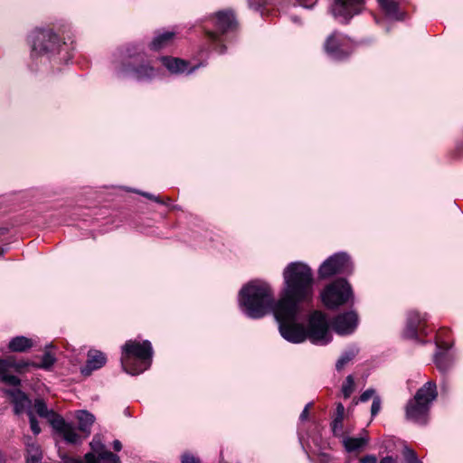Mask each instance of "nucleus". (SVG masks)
<instances>
[{"mask_svg": "<svg viewBox=\"0 0 463 463\" xmlns=\"http://www.w3.org/2000/svg\"><path fill=\"white\" fill-rule=\"evenodd\" d=\"M375 395V391L373 389H367L364 391L359 397L360 402H365L369 401L371 398L373 399Z\"/></svg>", "mask_w": 463, "mask_h": 463, "instance_id": "nucleus-35", "label": "nucleus"}, {"mask_svg": "<svg viewBox=\"0 0 463 463\" xmlns=\"http://www.w3.org/2000/svg\"><path fill=\"white\" fill-rule=\"evenodd\" d=\"M382 408V401L379 396H374L371 406V415L374 417L378 414Z\"/></svg>", "mask_w": 463, "mask_h": 463, "instance_id": "nucleus-33", "label": "nucleus"}, {"mask_svg": "<svg viewBox=\"0 0 463 463\" xmlns=\"http://www.w3.org/2000/svg\"><path fill=\"white\" fill-rule=\"evenodd\" d=\"M358 351L356 349H350L342 354V355L339 357L335 364L336 370H343L344 367L355 357Z\"/></svg>", "mask_w": 463, "mask_h": 463, "instance_id": "nucleus-28", "label": "nucleus"}, {"mask_svg": "<svg viewBox=\"0 0 463 463\" xmlns=\"http://www.w3.org/2000/svg\"><path fill=\"white\" fill-rule=\"evenodd\" d=\"M297 2L305 8H311L316 5L317 0H297Z\"/></svg>", "mask_w": 463, "mask_h": 463, "instance_id": "nucleus-42", "label": "nucleus"}, {"mask_svg": "<svg viewBox=\"0 0 463 463\" xmlns=\"http://www.w3.org/2000/svg\"><path fill=\"white\" fill-rule=\"evenodd\" d=\"M310 406H311V403H307L305 406L303 411L301 412V414L299 416L300 420L304 421V420H307V418H308V410H309Z\"/></svg>", "mask_w": 463, "mask_h": 463, "instance_id": "nucleus-43", "label": "nucleus"}, {"mask_svg": "<svg viewBox=\"0 0 463 463\" xmlns=\"http://www.w3.org/2000/svg\"><path fill=\"white\" fill-rule=\"evenodd\" d=\"M113 449L116 450V451H119L121 450L122 449V444L119 440L116 439L113 441Z\"/></svg>", "mask_w": 463, "mask_h": 463, "instance_id": "nucleus-46", "label": "nucleus"}, {"mask_svg": "<svg viewBox=\"0 0 463 463\" xmlns=\"http://www.w3.org/2000/svg\"><path fill=\"white\" fill-rule=\"evenodd\" d=\"M265 3V0H248L250 8L259 10Z\"/></svg>", "mask_w": 463, "mask_h": 463, "instance_id": "nucleus-39", "label": "nucleus"}, {"mask_svg": "<svg viewBox=\"0 0 463 463\" xmlns=\"http://www.w3.org/2000/svg\"><path fill=\"white\" fill-rule=\"evenodd\" d=\"M115 70L118 76L138 81L150 80L156 76V69L146 60L139 45L128 44L115 54Z\"/></svg>", "mask_w": 463, "mask_h": 463, "instance_id": "nucleus-2", "label": "nucleus"}, {"mask_svg": "<svg viewBox=\"0 0 463 463\" xmlns=\"http://www.w3.org/2000/svg\"><path fill=\"white\" fill-rule=\"evenodd\" d=\"M56 358L50 352H45L42 357L41 363L34 362V369L50 370L55 364Z\"/></svg>", "mask_w": 463, "mask_h": 463, "instance_id": "nucleus-29", "label": "nucleus"}, {"mask_svg": "<svg viewBox=\"0 0 463 463\" xmlns=\"http://www.w3.org/2000/svg\"><path fill=\"white\" fill-rule=\"evenodd\" d=\"M427 321V314L420 315L417 311H410L407 316L406 327L404 329V336L412 340H419L420 335H427L425 323Z\"/></svg>", "mask_w": 463, "mask_h": 463, "instance_id": "nucleus-11", "label": "nucleus"}, {"mask_svg": "<svg viewBox=\"0 0 463 463\" xmlns=\"http://www.w3.org/2000/svg\"><path fill=\"white\" fill-rule=\"evenodd\" d=\"M43 460V451L41 447L35 442L26 444V463H41Z\"/></svg>", "mask_w": 463, "mask_h": 463, "instance_id": "nucleus-26", "label": "nucleus"}, {"mask_svg": "<svg viewBox=\"0 0 463 463\" xmlns=\"http://www.w3.org/2000/svg\"><path fill=\"white\" fill-rule=\"evenodd\" d=\"M174 33L165 32L156 35L150 44V48L154 51H158L165 46H168L174 38Z\"/></svg>", "mask_w": 463, "mask_h": 463, "instance_id": "nucleus-27", "label": "nucleus"}, {"mask_svg": "<svg viewBox=\"0 0 463 463\" xmlns=\"http://www.w3.org/2000/svg\"><path fill=\"white\" fill-rule=\"evenodd\" d=\"M61 459L62 463H84L83 459L79 457H71L69 455L61 456Z\"/></svg>", "mask_w": 463, "mask_h": 463, "instance_id": "nucleus-36", "label": "nucleus"}, {"mask_svg": "<svg viewBox=\"0 0 463 463\" xmlns=\"http://www.w3.org/2000/svg\"><path fill=\"white\" fill-rule=\"evenodd\" d=\"M161 61L171 73H183L185 71L191 73L195 70V67L189 69V64L178 58L162 57Z\"/></svg>", "mask_w": 463, "mask_h": 463, "instance_id": "nucleus-18", "label": "nucleus"}, {"mask_svg": "<svg viewBox=\"0 0 463 463\" xmlns=\"http://www.w3.org/2000/svg\"><path fill=\"white\" fill-rule=\"evenodd\" d=\"M107 363L106 354L99 350L90 349L87 354L86 364L81 367L80 373L84 376H89L93 371L103 367Z\"/></svg>", "mask_w": 463, "mask_h": 463, "instance_id": "nucleus-14", "label": "nucleus"}, {"mask_svg": "<svg viewBox=\"0 0 463 463\" xmlns=\"http://www.w3.org/2000/svg\"><path fill=\"white\" fill-rule=\"evenodd\" d=\"M218 52H219L220 53H222V52H224V47H223V46H221V47H220V50H218Z\"/></svg>", "mask_w": 463, "mask_h": 463, "instance_id": "nucleus-49", "label": "nucleus"}, {"mask_svg": "<svg viewBox=\"0 0 463 463\" xmlns=\"http://www.w3.org/2000/svg\"><path fill=\"white\" fill-rule=\"evenodd\" d=\"M360 463H377V457L373 454L366 455L360 459Z\"/></svg>", "mask_w": 463, "mask_h": 463, "instance_id": "nucleus-41", "label": "nucleus"}, {"mask_svg": "<svg viewBox=\"0 0 463 463\" xmlns=\"http://www.w3.org/2000/svg\"><path fill=\"white\" fill-rule=\"evenodd\" d=\"M6 393L12 398L14 411L16 415H20L24 412L28 414V411H33L32 401L20 389L7 390Z\"/></svg>", "mask_w": 463, "mask_h": 463, "instance_id": "nucleus-15", "label": "nucleus"}, {"mask_svg": "<svg viewBox=\"0 0 463 463\" xmlns=\"http://www.w3.org/2000/svg\"><path fill=\"white\" fill-rule=\"evenodd\" d=\"M352 298V288L344 279L334 280L321 292V300L323 304L330 309L345 305Z\"/></svg>", "mask_w": 463, "mask_h": 463, "instance_id": "nucleus-5", "label": "nucleus"}, {"mask_svg": "<svg viewBox=\"0 0 463 463\" xmlns=\"http://www.w3.org/2000/svg\"><path fill=\"white\" fill-rule=\"evenodd\" d=\"M355 383L353 375H348L341 388L342 394L345 399L349 398L354 391Z\"/></svg>", "mask_w": 463, "mask_h": 463, "instance_id": "nucleus-30", "label": "nucleus"}, {"mask_svg": "<svg viewBox=\"0 0 463 463\" xmlns=\"http://www.w3.org/2000/svg\"><path fill=\"white\" fill-rule=\"evenodd\" d=\"M379 463H397V460L392 456H386L383 457Z\"/></svg>", "mask_w": 463, "mask_h": 463, "instance_id": "nucleus-44", "label": "nucleus"}, {"mask_svg": "<svg viewBox=\"0 0 463 463\" xmlns=\"http://www.w3.org/2000/svg\"><path fill=\"white\" fill-rule=\"evenodd\" d=\"M152 356L153 348L148 340H128L122 346V368L128 374H140L150 367Z\"/></svg>", "mask_w": 463, "mask_h": 463, "instance_id": "nucleus-3", "label": "nucleus"}, {"mask_svg": "<svg viewBox=\"0 0 463 463\" xmlns=\"http://www.w3.org/2000/svg\"><path fill=\"white\" fill-rule=\"evenodd\" d=\"M77 420L79 422V430L88 437L91 432V427L95 421L93 414L87 411H80L77 413Z\"/></svg>", "mask_w": 463, "mask_h": 463, "instance_id": "nucleus-22", "label": "nucleus"}, {"mask_svg": "<svg viewBox=\"0 0 463 463\" xmlns=\"http://www.w3.org/2000/svg\"><path fill=\"white\" fill-rule=\"evenodd\" d=\"M365 4V0H334L330 12L341 24H348L352 17L359 14Z\"/></svg>", "mask_w": 463, "mask_h": 463, "instance_id": "nucleus-9", "label": "nucleus"}, {"mask_svg": "<svg viewBox=\"0 0 463 463\" xmlns=\"http://www.w3.org/2000/svg\"><path fill=\"white\" fill-rule=\"evenodd\" d=\"M61 423L59 425H53V430L59 433L63 439L70 444H80L82 439L80 436L77 433L74 427L69 423H67L62 417H61Z\"/></svg>", "mask_w": 463, "mask_h": 463, "instance_id": "nucleus-17", "label": "nucleus"}, {"mask_svg": "<svg viewBox=\"0 0 463 463\" xmlns=\"http://www.w3.org/2000/svg\"><path fill=\"white\" fill-rule=\"evenodd\" d=\"M345 414V407L342 403H337L336 405V411H335V417L336 422H343Z\"/></svg>", "mask_w": 463, "mask_h": 463, "instance_id": "nucleus-38", "label": "nucleus"}, {"mask_svg": "<svg viewBox=\"0 0 463 463\" xmlns=\"http://www.w3.org/2000/svg\"><path fill=\"white\" fill-rule=\"evenodd\" d=\"M441 331L438 333L436 345L439 352L435 354V364L441 373H447L454 363L453 356L449 354V350L451 347V344L440 340Z\"/></svg>", "mask_w": 463, "mask_h": 463, "instance_id": "nucleus-13", "label": "nucleus"}, {"mask_svg": "<svg viewBox=\"0 0 463 463\" xmlns=\"http://www.w3.org/2000/svg\"><path fill=\"white\" fill-rule=\"evenodd\" d=\"M0 380L2 383L14 387L21 384V380L17 376L8 373V362L6 358H0Z\"/></svg>", "mask_w": 463, "mask_h": 463, "instance_id": "nucleus-23", "label": "nucleus"}, {"mask_svg": "<svg viewBox=\"0 0 463 463\" xmlns=\"http://www.w3.org/2000/svg\"><path fill=\"white\" fill-rule=\"evenodd\" d=\"M283 288L280 298L274 300L273 290L263 280H251L241 288L239 305L250 318H261L272 312L281 336L287 341L299 344L308 338L313 344L326 345L331 342L329 324L326 314L313 311L307 328L298 323L300 304L307 303L313 297V272L305 263H289L283 271Z\"/></svg>", "mask_w": 463, "mask_h": 463, "instance_id": "nucleus-1", "label": "nucleus"}, {"mask_svg": "<svg viewBox=\"0 0 463 463\" xmlns=\"http://www.w3.org/2000/svg\"><path fill=\"white\" fill-rule=\"evenodd\" d=\"M33 346V341L25 336H15L8 344L11 352H25Z\"/></svg>", "mask_w": 463, "mask_h": 463, "instance_id": "nucleus-25", "label": "nucleus"}, {"mask_svg": "<svg viewBox=\"0 0 463 463\" xmlns=\"http://www.w3.org/2000/svg\"><path fill=\"white\" fill-rule=\"evenodd\" d=\"M33 407L37 415L41 418L46 419L52 427L61 423L60 420L61 416L52 409H48L43 399H35Z\"/></svg>", "mask_w": 463, "mask_h": 463, "instance_id": "nucleus-16", "label": "nucleus"}, {"mask_svg": "<svg viewBox=\"0 0 463 463\" xmlns=\"http://www.w3.org/2000/svg\"><path fill=\"white\" fill-rule=\"evenodd\" d=\"M323 48L331 59L342 61L353 52L354 44L349 37L335 31L326 38Z\"/></svg>", "mask_w": 463, "mask_h": 463, "instance_id": "nucleus-6", "label": "nucleus"}, {"mask_svg": "<svg viewBox=\"0 0 463 463\" xmlns=\"http://www.w3.org/2000/svg\"><path fill=\"white\" fill-rule=\"evenodd\" d=\"M380 7L385 14L396 21L405 19V13L400 11L399 5L394 0H377Z\"/></svg>", "mask_w": 463, "mask_h": 463, "instance_id": "nucleus-20", "label": "nucleus"}, {"mask_svg": "<svg viewBox=\"0 0 463 463\" xmlns=\"http://www.w3.org/2000/svg\"><path fill=\"white\" fill-rule=\"evenodd\" d=\"M182 463H200V459L191 453H184L181 457Z\"/></svg>", "mask_w": 463, "mask_h": 463, "instance_id": "nucleus-34", "label": "nucleus"}, {"mask_svg": "<svg viewBox=\"0 0 463 463\" xmlns=\"http://www.w3.org/2000/svg\"><path fill=\"white\" fill-rule=\"evenodd\" d=\"M358 325V316L354 311L345 312L336 316L333 322V329L339 335L352 334Z\"/></svg>", "mask_w": 463, "mask_h": 463, "instance_id": "nucleus-12", "label": "nucleus"}, {"mask_svg": "<svg viewBox=\"0 0 463 463\" xmlns=\"http://www.w3.org/2000/svg\"><path fill=\"white\" fill-rule=\"evenodd\" d=\"M136 193L150 199V200H153L158 203H161V204H167L166 201H164L162 200L160 197L158 196H156L154 194H148V193H144V192H138V191H135Z\"/></svg>", "mask_w": 463, "mask_h": 463, "instance_id": "nucleus-37", "label": "nucleus"}, {"mask_svg": "<svg viewBox=\"0 0 463 463\" xmlns=\"http://www.w3.org/2000/svg\"><path fill=\"white\" fill-rule=\"evenodd\" d=\"M438 396L437 385L433 381L427 382L415 393L406 405V417L417 424H426L431 403Z\"/></svg>", "mask_w": 463, "mask_h": 463, "instance_id": "nucleus-4", "label": "nucleus"}, {"mask_svg": "<svg viewBox=\"0 0 463 463\" xmlns=\"http://www.w3.org/2000/svg\"><path fill=\"white\" fill-rule=\"evenodd\" d=\"M236 19L232 11H220L214 17L215 31H207L209 39L214 43L221 42L219 33H225L236 27Z\"/></svg>", "mask_w": 463, "mask_h": 463, "instance_id": "nucleus-10", "label": "nucleus"}, {"mask_svg": "<svg viewBox=\"0 0 463 463\" xmlns=\"http://www.w3.org/2000/svg\"><path fill=\"white\" fill-rule=\"evenodd\" d=\"M369 443L368 435L361 437H345L343 439V445L345 450L351 452H361Z\"/></svg>", "mask_w": 463, "mask_h": 463, "instance_id": "nucleus-21", "label": "nucleus"}, {"mask_svg": "<svg viewBox=\"0 0 463 463\" xmlns=\"http://www.w3.org/2000/svg\"><path fill=\"white\" fill-rule=\"evenodd\" d=\"M93 452L98 454L99 460L100 461H117L118 456L105 449V446L101 441L99 435H95L90 443Z\"/></svg>", "mask_w": 463, "mask_h": 463, "instance_id": "nucleus-19", "label": "nucleus"}, {"mask_svg": "<svg viewBox=\"0 0 463 463\" xmlns=\"http://www.w3.org/2000/svg\"><path fill=\"white\" fill-rule=\"evenodd\" d=\"M352 263L347 254L344 252L335 253L326 260L318 269L320 279H328L336 274L351 272Z\"/></svg>", "mask_w": 463, "mask_h": 463, "instance_id": "nucleus-7", "label": "nucleus"}, {"mask_svg": "<svg viewBox=\"0 0 463 463\" xmlns=\"http://www.w3.org/2000/svg\"><path fill=\"white\" fill-rule=\"evenodd\" d=\"M28 416L32 431L33 434L38 435L41 432V428L39 426L38 420L33 413V411H28Z\"/></svg>", "mask_w": 463, "mask_h": 463, "instance_id": "nucleus-32", "label": "nucleus"}, {"mask_svg": "<svg viewBox=\"0 0 463 463\" xmlns=\"http://www.w3.org/2000/svg\"><path fill=\"white\" fill-rule=\"evenodd\" d=\"M98 459L99 458H97L93 452H89L85 454L83 461L84 463H98Z\"/></svg>", "mask_w": 463, "mask_h": 463, "instance_id": "nucleus-40", "label": "nucleus"}, {"mask_svg": "<svg viewBox=\"0 0 463 463\" xmlns=\"http://www.w3.org/2000/svg\"><path fill=\"white\" fill-rule=\"evenodd\" d=\"M6 360L8 362V371L14 369L18 373H24L30 368H34V362L29 360H16L14 356H8Z\"/></svg>", "mask_w": 463, "mask_h": 463, "instance_id": "nucleus-24", "label": "nucleus"}, {"mask_svg": "<svg viewBox=\"0 0 463 463\" xmlns=\"http://www.w3.org/2000/svg\"><path fill=\"white\" fill-rule=\"evenodd\" d=\"M403 456L407 463H420L416 452L409 448H405L403 450Z\"/></svg>", "mask_w": 463, "mask_h": 463, "instance_id": "nucleus-31", "label": "nucleus"}, {"mask_svg": "<svg viewBox=\"0 0 463 463\" xmlns=\"http://www.w3.org/2000/svg\"><path fill=\"white\" fill-rule=\"evenodd\" d=\"M332 428L334 433L336 434L337 430L342 429V422H336V418H335Z\"/></svg>", "mask_w": 463, "mask_h": 463, "instance_id": "nucleus-45", "label": "nucleus"}, {"mask_svg": "<svg viewBox=\"0 0 463 463\" xmlns=\"http://www.w3.org/2000/svg\"><path fill=\"white\" fill-rule=\"evenodd\" d=\"M29 39L32 43V55L53 52L59 46L58 36L51 30H34Z\"/></svg>", "mask_w": 463, "mask_h": 463, "instance_id": "nucleus-8", "label": "nucleus"}, {"mask_svg": "<svg viewBox=\"0 0 463 463\" xmlns=\"http://www.w3.org/2000/svg\"><path fill=\"white\" fill-rule=\"evenodd\" d=\"M320 460L324 463L329 462V456L327 454H321Z\"/></svg>", "mask_w": 463, "mask_h": 463, "instance_id": "nucleus-47", "label": "nucleus"}, {"mask_svg": "<svg viewBox=\"0 0 463 463\" xmlns=\"http://www.w3.org/2000/svg\"><path fill=\"white\" fill-rule=\"evenodd\" d=\"M102 463H119V458L117 461H103Z\"/></svg>", "mask_w": 463, "mask_h": 463, "instance_id": "nucleus-48", "label": "nucleus"}]
</instances>
